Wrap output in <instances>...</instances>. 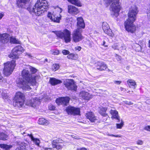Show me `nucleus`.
Listing matches in <instances>:
<instances>
[{
	"label": "nucleus",
	"instance_id": "nucleus-31",
	"mask_svg": "<svg viewBox=\"0 0 150 150\" xmlns=\"http://www.w3.org/2000/svg\"><path fill=\"white\" fill-rule=\"evenodd\" d=\"M67 57L69 59L76 60L78 59V56L77 54L71 53L69 54L67 56Z\"/></svg>",
	"mask_w": 150,
	"mask_h": 150
},
{
	"label": "nucleus",
	"instance_id": "nucleus-46",
	"mask_svg": "<svg viewBox=\"0 0 150 150\" xmlns=\"http://www.w3.org/2000/svg\"><path fill=\"white\" fill-rule=\"evenodd\" d=\"M62 52L64 55H69L70 53L69 51L65 50H63Z\"/></svg>",
	"mask_w": 150,
	"mask_h": 150
},
{
	"label": "nucleus",
	"instance_id": "nucleus-55",
	"mask_svg": "<svg viewBox=\"0 0 150 150\" xmlns=\"http://www.w3.org/2000/svg\"><path fill=\"white\" fill-rule=\"evenodd\" d=\"M108 135L112 137H121V136L120 135H115L113 134H108Z\"/></svg>",
	"mask_w": 150,
	"mask_h": 150
},
{
	"label": "nucleus",
	"instance_id": "nucleus-1",
	"mask_svg": "<svg viewBox=\"0 0 150 150\" xmlns=\"http://www.w3.org/2000/svg\"><path fill=\"white\" fill-rule=\"evenodd\" d=\"M48 6V3L46 0H38L34 7L28 8V10L31 13H35L39 16L46 11Z\"/></svg>",
	"mask_w": 150,
	"mask_h": 150
},
{
	"label": "nucleus",
	"instance_id": "nucleus-14",
	"mask_svg": "<svg viewBox=\"0 0 150 150\" xmlns=\"http://www.w3.org/2000/svg\"><path fill=\"white\" fill-rule=\"evenodd\" d=\"M41 99V98H33L30 100H27L25 104L27 105L33 107H35L38 105Z\"/></svg>",
	"mask_w": 150,
	"mask_h": 150
},
{
	"label": "nucleus",
	"instance_id": "nucleus-12",
	"mask_svg": "<svg viewBox=\"0 0 150 150\" xmlns=\"http://www.w3.org/2000/svg\"><path fill=\"white\" fill-rule=\"evenodd\" d=\"M63 84L68 90L76 91L77 89V86L75 84L74 81L72 79L66 80L64 81Z\"/></svg>",
	"mask_w": 150,
	"mask_h": 150
},
{
	"label": "nucleus",
	"instance_id": "nucleus-19",
	"mask_svg": "<svg viewBox=\"0 0 150 150\" xmlns=\"http://www.w3.org/2000/svg\"><path fill=\"white\" fill-rule=\"evenodd\" d=\"M79 96L82 99L86 100H89L93 97L91 94L85 91L81 92L79 93Z\"/></svg>",
	"mask_w": 150,
	"mask_h": 150
},
{
	"label": "nucleus",
	"instance_id": "nucleus-9",
	"mask_svg": "<svg viewBox=\"0 0 150 150\" xmlns=\"http://www.w3.org/2000/svg\"><path fill=\"white\" fill-rule=\"evenodd\" d=\"M138 12L137 7L135 5H133L129 9L128 13V18L127 21H135L137 18V15Z\"/></svg>",
	"mask_w": 150,
	"mask_h": 150
},
{
	"label": "nucleus",
	"instance_id": "nucleus-50",
	"mask_svg": "<svg viewBox=\"0 0 150 150\" xmlns=\"http://www.w3.org/2000/svg\"><path fill=\"white\" fill-rule=\"evenodd\" d=\"M113 82L114 83L117 85H119L122 83V81H114Z\"/></svg>",
	"mask_w": 150,
	"mask_h": 150
},
{
	"label": "nucleus",
	"instance_id": "nucleus-24",
	"mask_svg": "<svg viewBox=\"0 0 150 150\" xmlns=\"http://www.w3.org/2000/svg\"><path fill=\"white\" fill-rule=\"evenodd\" d=\"M86 116L91 122H94L97 120V117L95 116L93 113L91 112H88L86 114Z\"/></svg>",
	"mask_w": 150,
	"mask_h": 150
},
{
	"label": "nucleus",
	"instance_id": "nucleus-27",
	"mask_svg": "<svg viewBox=\"0 0 150 150\" xmlns=\"http://www.w3.org/2000/svg\"><path fill=\"white\" fill-rule=\"evenodd\" d=\"M26 145L24 142H19L18 143V147L16 150H25V146Z\"/></svg>",
	"mask_w": 150,
	"mask_h": 150
},
{
	"label": "nucleus",
	"instance_id": "nucleus-39",
	"mask_svg": "<svg viewBox=\"0 0 150 150\" xmlns=\"http://www.w3.org/2000/svg\"><path fill=\"white\" fill-rule=\"evenodd\" d=\"M59 67V65L58 64H53L52 66V69L54 71H55L57 70Z\"/></svg>",
	"mask_w": 150,
	"mask_h": 150
},
{
	"label": "nucleus",
	"instance_id": "nucleus-25",
	"mask_svg": "<svg viewBox=\"0 0 150 150\" xmlns=\"http://www.w3.org/2000/svg\"><path fill=\"white\" fill-rule=\"evenodd\" d=\"M49 82L51 85L54 86L57 85L61 83H62V81L56 79L54 78H50Z\"/></svg>",
	"mask_w": 150,
	"mask_h": 150
},
{
	"label": "nucleus",
	"instance_id": "nucleus-21",
	"mask_svg": "<svg viewBox=\"0 0 150 150\" xmlns=\"http://www.w3.org/2000/svg\"><path fill=\"white\" fill-rule=\"evenodd\" d=\"M109 112L111 115V118L112 119H115L118 120L117 122H120V117L118 115V112L116 110L111 109Z\"/></svg>",
	"mask_w": 150,
	"mask_h": 150
},
{
	"label": "nucleus",
	"instance_id": "nucleus-36",
	"mask_svg": "<svg viewBox=\"0 0 150 150\" xmlns=\"http://www.w3.org/2000/svg\"><path fill=\"white\" fill-rule=\"evenodd\" d=\"M27 67V68L28 69H29L31 72L33 74H35L38 71V70L37 69L30 66L28 65Z\"/></svg>",
	"mask_w": 150,
	"mask_h": 150
},
{
	"label": "nucleus",
	"instance_id": "nucleus-52",
	"mask_svg": "<svg viewBox=\"0 0 150 150\" xmlns=\"http://www.w3.org/2000/svg\"><path fill=\"white\" fill-rule=\"evenodd\" d=\"M71 137L72 138H74L77 139H80V138L78 136H75L74 135H71Z\"/></svg>",
	"mask_w": 150,
	"mask_h": 150
},
{
	"label": "nucleus",
	"instance_id": "nucleus-47",
	"mask_svg": "<svg viewBox=\"0 0 150 150\" xmlns=\"http://www.w3.org/2000/svg\"><path fill=\"white\" fill-rule=\"evenodd\" d=\"M62 145L59 144V143L56 146L55 148L57 149H59L62 148Z\"/></svg>",
	"mask_w": 150,
	"mask_h": 150
},
{
	"label": "nucleus",
	"instance_id": "nucleus-51",
	"mask_svg": "<svg viewBox=\"0 0 150 150\" xmlns=\"http://www.w3.org/2000/svg\"><path fill=\"white\" fill-rule=\"evenodd\" d=\"M81 48L80 46H77L75 47V49L76 51H79L81 50Z\"/></svg>",
	"mask_w": 150,
	"mask_h": 150
},
{
	"label": "nucleus",
	"instance_id": "nucleus-2",
	"mask_svg": "<svg viewBox=\"0 0 150 150\" xmlns=\"http://www.w3.org/2000/svg\"><path fill=\"white\" fill-rule=\"evenodd\" d=\"M119 0H105L107 4L112 3L110 6V10L112 11L111 15L117 17L119 15L121 7L119 4Z\"/></svg>",
	"mask_w": 150,
	"mask_h": 150
},
{
	"label": "nucleus",
	"instance_id": "nucleus-45",
	"mask_svg": "<svg viewBox=\"0 0 150 150\" xmlns=\"http://www.w3.org/2000/svg\"><path fill=\"white\" fill-rule=\"evenodd\" d=\"M55 107L52 105H49L48 108L49 109L51 110H54L55 109Z\"/></svg>",
	"mask_w": 150,
	"mask_h": 150
},
{
	"label": "nucleus",
	"instance_id": "nucleus-3",
	"mask_svg": "<svg viewBox=\"0 0 150 150\" xmlns=\"http://www.w3.org/2000/svg\"><path fill=\"white\" fill-rule=\"evenodd\" d=\"M59 38L64 41L67 43L71 41V32L67 29H65L63 30L53 31Z\"/></svg>",
	"mask_w": 150,
	"mask_h": 150
},
{
	"label": "nucleus",
	"instance_id": "nucleus-42",
	"mask_svg": "<svg viewBox=\"0 0 150 150\" xmlns=\"http://www.w3.org/2000/svg\"><path fill=\"white\" fill-rule=\"evenodd\" d=\"M1 95L3 99H6L8 98V96L7 93H5V92H3L1 94Z\"/></svg>",
	"mask_w": 150,
	"mask_h": 150
},
{
	"label": "nucleus",
	"instance_id": "nucleus-63",
	"mask_svg": "<svg viewBox=\"0 0 150 150\" xmlns=\"http://www.w3.org/2000/svg\"><path fill=\"white\" fill-rule=\"evenodd\" d=\"M45 61H46V62H47V59H45Z\"/></svg>",
	"mask_w": 150,
	"mask_h": 150
},
{
	"label": "nucleus",
	"instance_id": "nucleus-11",
	"mask_svg": "<svg viewBox=\"0 0 150 150\" xmlns=\"http://www.w3.org/2000/svg\"><path fill=\"white\" fill-rule=\"evenodd\" d=\"M82 32V30L81 28H77L74 30L72 34L73 41L75 42H77L83 38L81 33Z\"/></svg>",
	"mask_w": 150,
	"mask_h": 150
},
{
	"label": "nucleus",
	"instance_id": "nucleus-35",
	"mask_svg": "<svg viewBox=\"0 0 150 150\" xmlns=\"http://www.w3.org/2000/svg\"><path fill=\"white\" fill-rule=\"evenodd\" d=\"M10 42L14 44H20L19 41L14 37L10 38Z\"/></svg>",
	"mask_w": 150,
	"mask_h": 150
},
{
	"label": "nucleus",
	"instance_id": "nucleus-61",
	"mask_svg": "<svg viewBox=\"0 0 150 150\" xmlns=\"http://www.w3.org/2000/svg\"><path fill=\"white\" fill-rule=\"evenodd\" d=\"M105 41H103V44H102V45L104 46V47H108L107 45H105Z\"/></svg>",
	"mask_w": 150,
	"mask_h": 150
},
{
	"label": "nucleus",
	"instance_id": "nucleus-54",
	"mask_svg": "<svg viewBox=\"0 0 150 150\" xmlns=\"http://www.w3.org/2000/svg\"><path fill=\"white\" fill-rule=\"evenodd\" d=\"M125 104L129 105L133 104V103L130 101H125Z\"/></svg>",
	"mask_w": 150,
	"mask_h": 150
},
{
	"label": "nucleus",
	"instance_id": "nucleus-53",
	"mask_svg": "<svg viewBox=\"0 0 150 150\" xmlns=\"http://www.w3.org/2000/svg\"><path fill=\"white\" fill-rule=\"evenodd\" d=\"M144 129L150 132V126L148 125L145 127Z\"/></svg>",
	"mask_w": 150,
	"mask_h": 150
},
{
	"label": "nucleus",
	"instance_id": "nucleus-17",
	"mask_svg": "<svg viewBox=\"0 0 150 150\" xmlns=\"http://www.w3.org/2000/svg\"><path fill=\"white\" fill-rule=\"evenodd\" d=\"M66 110L69 115H79L80 112L79 108L72 107H68Z\"/></svg>",
	"mask_w": 150,
	"mask_h": 150
},
{
	"label": "nucleus",
	"instance_id": "nucleus-56",
	"mask_svg": "<svg viewBox=\"0 0 150 150\" xmlns=\"http://www.w3.org/2000/svg\"><path fill=\"white\" fill-rule=\"evenodd\" d=\"M76 150H88L87 149L85 148H79L77 149Z\"/></svg>",
	"mask_w": 150,
	"mask_h": 150
},
{
	"label": "nucleus",
	"instance_id": "nucleus-20",
	"mask_svg": "<svg viewBox=\"0 0 150 150\" xmlns=\"http://www.w3.org/2000/svg\"><path fill=\"white\" fill-rule=\"evenodd\" d=\"M10 35L7 33L0 34V41L3 43H6L8 42L10 39Z\"/></svg>",
	"mask_w": 150,
	"mask_h": 150
},
{
	"label": "nucleus",
	"instance_id": "nucleus-10",
	"mask_svg": "<svg viewBox=\"0 0 150 150\" xmlns=\"http://www.w3.org/2000/svg\"><path fill=\"white\" fill-rule=\"evenodd\" d=\"M24 51V49L21 45L17 46L13 49L12 52L8 56L9 57L12 59H18L19 58L20 54Z\"/></svg>",
	"mask_w": 150,
	"mask_h": 150
},
{
	"label": "nucleus",
	"instance_id": "nucleus-43",
	"mask_svg": "<svg viewBox=\"0 0 150 150\" xmlns=\"http://www.w3.org/2000/svg\"><path fill=\"white\" fill-rule=\"evenodd\" d=\"M51 53L54 55H57L59 54V52L58 50H52L51 51Z\"/></svg>",
	"mask_w": 150,
	"mask_h": 150
},
{
	"label": "nucleus",
	"instance_id": "nucleus-49",
	"mask_svg": "<svg viewBox=\"0 0 150 150\" xmlns=\"http://www.w3.org/2000/svg\"><path fill=\"white\" fill-rule=\"evenodd\" d=\"M25 56H28L29 58L31 59H33V57L32 56V55H31V54H30V53H26L25 54Z\"/></svg>",
	"mask_w": 150,
	"mask_h": 150
},
{
	"label": "nucleus",
	"instance_id": "nucleus-57",
	"mask_svg": "<svg viewBox=\"0 0 150 150\" xmlns=\"http://www.w3.org/2000/svg\"><path fill=\"white\" fill-rule=\"evenodd\" d=\"M116 57L118 61H120L121 60V57L120 56L116 55Z\"/></svg>",
	"mask_w": 150,
	"mask_h": 150
},
{
	"label": "nucleus",
	"instance_id": "nucleus-22",
	"mask_svg": "<svg viewBox=\"0 0 150 150\" xmlns=\"http://www.w3.org/2000/svg\"><path fill=\"white\" fill-rule=\"evenodd\" d=\"M96 67L97 69L100 71L104 70L107 68V65L103 62H97Z\"/></svg>",
	"mask_w": 150,
	"mask_h": 150
},
{
	"label": "nucleus",
	"instance_id": "nucleus-60",
	"mask_svg": "<svg viewBox=\"0 0 150 150\" xmlns=\"http://www.w3.org/2000/svg\"><path fill=\"white\" fill-rule=\"evenodd\" d=\"M45 150H53L52 148H45L44 149Z\"/></svg>",
	"mask_w": 150,
	"mask_h": 150
},
{
	"label": "nucleus",
	"instance_id": "nucleus-62",
	"mask_svg": "<svg viewBox=\"0 0 150 150\" xmlns=\"http://www.w3.org/2000/svg\"><path fill=\"white\" fill-rule=\"evenodd\" d=\"M148 46L150 48V40L149 41Z\"/></svg>",
	"mask_w": 150,
	"mask_h": 150
},
{
	"label": "nucleus",
	"instance_id": "nucleus-37",
	"mask_svg": "<svg viewBox=\"0 0 150 150\" xmlns=\"http://www.w3.org/2000/svg\"><path fill=\"white\" fill-rule=\"evenodd\" d=\"M8 137L7 135L3 133H0V139L5 140L7 139V138Z\"/></svg>",
	"mask_w": 150,
	"mask_h": 150
},
{
	"label": "nucleus",
	"instance_id": "nucleus-40",
	"mask_svg": "<svg viewBox=\"0 0 150 150\" xmlns=\"http://www.w3.org/2000/svg\"><path fill=\"white\" fill-rule=\"evenodd\" d=\"M121 122L120 124H116V128L117 129H121L124 125V122L122 120H121Z\"/></svg>",
	"mask_w": 150,
	"mask_h": 150
},
{
	"label": "nucleus",
	"instance_id": "nucleus-34",
	"mask_svg": "<svg viewBox=\"0 0 150 150\" xmlns=\"http://www.w3.org/2000/svg\"><path fill=\"white\" fill-rule=\"evenodd\" d=\"M48 121L45 119L42 118H39L38 120V123L40 125H44L48 124Z\"/></svg>",
	"mask_w": 150,
	"mask_h": 150
},
{
	"label": "nucleus",
	"instance_id": "nucleus-38",
	"mask_svg": "<svg viewBox=\"0 0 150 150\" xmlns=\"http://www.w3.org/2000/svg\"><path fill=\"white\" fill-rule=\"evenodd\" d=\"M118 50L121 51L125 50L126 49V47L125 45L123 44H119L118 45Z\"/></svg>",
	"mask_w": 150,
	"mask_h": 150
},
{
	"label": "nucleus",
	"instance_id": "nucleus-32",
	"mask_svg": "<svg viewBox=\"0 0 150 150\" xmlns=\"http://www.w3.org/2000/svg\"><path fill=\"white\" fill-rule=\"evenodd\" d=\"M107 110V108H106L102 107L101 108L99 113L102 116L106 117L108 115V114L106 113Z\"/></svg>",
	"mask_w": 150,
	"mask_h": 150
},
{
	"label": "nucleus",
	"instance_id": "nucleus-4",
	"mask_svg": "<svg viewBox=\"0 0 150 150\" xmlns=\"http://www.w3.org/2000/svg\"><path fill=\"white\" fill-rule=\"evenodd\" d=\"M62 11L61 8L57 6L55 10L52 12H49L48 13L47 17L53 22L59 23L62 17V16L60 14Z\"/></svg>",
	"mask_w": 150,
	"mask_h": 150
},
{
	"label": "nucleus",
	"instance_id": "nucleus-58",
	"mask_svg": "<svg viewBox=\"0 0 150 150\" xmlns=\"http://www.w3.org/2000/svg\"><path fill=\"white\" fill-rule=\"evenodd\" d=\"M4 13L2 12L0 13V20H1L2 18L4 16Z\"/></svg>",
	"mask_w": 150,
	"mask_h": 150
},
{
	"label": "nucleus",
	"instance_id": "nucleus-30",
	"mask_svg": "<svg viewBox=\"0 0 150 150\" xmlns=\"http://www.w3.org/2000/svg\"><path fill=\"white\" fill-rule=\"evenodd\" d=\"M30 0H18L16 2V4L19 7H22V3L26 4L29 2Z\"/></svg>",
	"mask_w": 150,
	"mask_h": 150
},
{
	"label": "nucleus",
	"instance_id": "nucleus-18",
	"mask_svg": "<svg viewBox=\"0 0 150 150\" xmlns=\"http://www.w3.org/2000/svg\"><path fill=\"white\" fill-rule=\"evenodd\" d=\"M68 12L69 14L76 15L79 13L78 9L75 6L72 5H69L68 6Z\"/></svg>",
	"mask_w": 150,
	"mask_h": 150
},
{
	"label": "nucleus",
	"instance_id": "nucleus-64",
	"mask_svg": "<svg viewBox=\"0 0 150 150\" xmlns=\"http://www.w3.org/2000/svg\"><path fill=\"white\" fill-rule=\"evenodd\" d=\"M1 89H0V94H1Z\"/></svg>",
	"mask_w": 150,
	"mask_h": 150
},
{
	"label": "nucleus",
	"instance_id": "nucleus-7",
	"mask_svg": "<svg viewBox=\"0 0 150 150\" xmlns=\"http://www.w3.org/2000/svg\"><path fill=\"white\" fill-rule=\"evenodd\" d=\"M24 94L20 92L16 93L14 99V105L18 107H22L24 105Z\"/></svg>",
	"mask_w": 150,
	"mask_h": 150
},
{
	"label": "nucleus",
	"instance_id": "nucleus-8",
	"mask_svg": "<svg viewBox=\"0 0 150 150\" xmlns=\"http://www.w3.org/2000/svg\"><path fill=\"white\" fill-rule=\"evenodd\" d=\"M28 69L27 67L22 71L21 75L23 77L22 78L30 81V83L32 85H35L36 83V77L32 76Z\"/></svg>",
	"mask_w": 150,
	"mask_h": 150
},
{
	"label": "nucleus",
	"instance_id": "nucleus-33",
	"mask_svg": "<svg viewBox=\"0 0 150 150\" xmlns=\"http://www.w3.org/2000/svg\"><path fill=\"white\" fill-rule=\"evenodd\" d=\"M12 145L5 144H0V147L5 150H8L12 147Z\"/></svg>",
	"mask_w": 150,
	"mask_h": 150
},
{
	"label": "nucleus",
	"instance_id": "nucleus-59",
	"mask_svg": "<svg viewBox=\"0 0 150 150\" xmlns=\"http://www.w3.org/2000/svg\"><path fill=\"white\" fill-rule=\"evenodd\" d=\"M120 89L121 91H125L126 90L125 89V88H122V87H121L120 88Z\"/></svg>",
	"mask_w": 150,
	"mask_h": 150
},
{
	"label": "nucleus",
	"instance_id": "nucleus-15",
	"mask_svg": "<svg viewBox=\"0 0 150 150\" xmlns=\"http://www.w3.org/2000/svg\"><path fill=\"white\" fill-rule=\"evenodd\" d=\"M102 28L105 33L112 37L114 36V34L111 30L110 29L109 26L107 23L104 22L103 23Z\"/></svg>",
	"mask_w": 150,
	"mask_h": 150
},
{
	"label": "nucleus",
	"instance_id": "nucleus-28",
	"mask_svg": "<svg viewBox=\"0 0 150 150\" xmlns=\"http://www.w3.org/2000/svg\"><path fill=\"white\" fill-rule=\"evenodd\" d=\"M67 1L76 6L81 7L82 6L81 2L79 0H67Z\"/></svg>",
	"mask_w": 150,
	"mask_h": 150
},
{
	"label": "nucleus",
	"instance_id": "nucleus-6",
	"mask_svg": "<svg viewBox=\"0 0 150 150\" xmlns=\"http://www.w3.org/2000/svg\"><path fill=\"white\" fill-rule=\"evenodd\" d=\"M17 86L23 90L29 91L31 88L29 84L30 81L22 78H18L16 81Z\"/></svg>",
	"mask_w": 150,
	"mask_h": 150
},
{
	"label": "nucleus",
	"instance_id": "nucleus-44",
	"mask_svg": "<svg viewBox=\"0 0 150 150\" xmlns=\"http://www.w3.org/2000/svg\"><path fill=\"white\" fill-rule=\"evenodd\" d=\"M118 45L119 44H115L113 45L112 46V48L114 50H117L118 49Z\"/></svg>",
	"mask_w": 150,
	"mask_h": 150
},
{
	"label": "nucleus",
	"instance_id": "nucleus-29",
	"mask_svg": "<svg viewBox=\"0 0 150 150\" xmlns=\"http://www.w3.org/2000/svg\"><path fill=\"white\" fill-rule=\"evenodd\" d=\"M28 136H29L31 138V140L36 145L38 146H40V141L39 139L34 138L32 134H28Z\"/></svg>",
	"mask_w": 150,
	"mask_h": 150
},
{
	"label": "nucleus",
	"instance_id": "nucleus-48",
	"mask_svg": "<svg viewBox=\"0 0 150 150\" xmlns=\"http://www.w3.org/2000/svg\"><path fill=\"white\" fill-rule=\"evenodd\" d=\"M137 143L138 145H142L143 143V141L142 140H138L137 142Z\"/></svg>",
	"mask_w": 150,
	"mask_h": 150
},
{
	"label": "nucleus",
	"instance_id": "nucleus-16",
	"mask_svg": "<svg viewBox=\"0 0 150 150\" xmlns=\"http://www.w3.org/2000/svg\"><path fill=\"white\" fill-rule=\"evenodd\" d=\"M69 100L70 98L68 97H61L57 99L56 102L58 105L66 106L68 104Z\"/></svg>",
	"mask_w": 150,
	"mask_h": 150
},
{
	"label": "nucleus",
	"instance_id": "nucleus-41",
	"mask_svg": "<svg viewBox=\"0 0 150 150\" xmlns=\"http://www.w3.org/2000/svg\"><path fill=\"white\" fill-rule=\"evenodd\" d=\"M58 139H57L56 140H53L52 142V145L53 148H55L56 146L57 145V144H58Z\"/></svg>",
	"mask_w": 150,
	"mask_h": 150
},
{
	"label": "nucleus",
	"instance_id": "nucleus-26",
	"mask_svg": "<svg viewBox=\"0 0 150 150\" xmlns=\"http://www.w3.org/2000/svg\"><path fill=\"white\" fill-rule=\"evenodd\" d=\"M127 83L129 87L135 89L137 86V83L133 79H129L127 81Z\"/></svg>",
	"mask_w": 150,
	"mask_h": 150
},
{
	"label": "nucleus",
	"instance_id": "nucleus-5",
	"mask_svg": "<svg viewBox=\"0 0 150 150\" xmlns=\"http://www.w3.org/2000/svg\"><path fill=\"white\" fill-rule=\"evenodd\" d=\"M16 65V60L14 59L5 63L3 70L4 74L6 76H8L11 74Z\"/></svg>",
	"mask_w": 150,
	"mask_h": 150
},
{
	"label": "nucleus",
	"instance_id": "nucleus-13",
	"mask_svg": "<svg viewBox=\"0 0 150 150\" xmlns=\"http://www.w3.org/2000/svg\"><path fill=\"white\" fill-rule=\"evenodd\" d=\"M134 22L126 21L125 23V26L126 30L132 33H134L136 29V26L133 24Z\"/></svg>",
	"mask_w": 150,
	"mask_h": 150
},
{
	"label": "nucleus",
	"instance_id": "nucleus-23",
	"mask_svg": "<svg viewBox=\"0 0 150 150\" xmlns=\"http://www.w3.org/2000/svg\"><path fill=\"white\" fill-rule=\"evenodd\" d=\"M77 28H84L85 25L84 20L82 17H79L77 18Z\"/></svg>",
	"mask_w": 150,
	"mask_h": 150
}]
</instances>
